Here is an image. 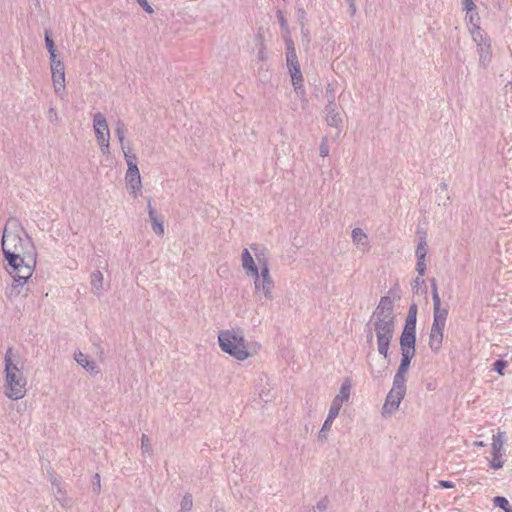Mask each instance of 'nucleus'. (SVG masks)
<instances>
[{"label": "nucleus", "mask_w": 512, "mask_h": 512, "mask_svg": "<svg viewBox=\"0 0 512 512\" xmlns=\"http://www.w3.org/2000/svg\"><path fill=\"white\" fill-rule=\"evenodd\" d=\"M91 286L96 295H99L103 286V274L96 270L91 274Z\"/></svg>", "instance_id": "cd10ccee"}, {"label": "nucleus", "mask_w": 512, "mask_h": 512, "mask_svg": "<svg viewBox=\"0 0 512 512\" xmlns=\"http://www.w3.org/2000/svg\"><path fill=\"white\" fill-rule=\"evenodd\" d=\"M13 349L8 348L5 356V395L9 399L19 400L26 394V378L22 370L13 362Z\"/></svg>", "instance_id": "7ed1b4c3"}, {"label": "nucleus", "mask_w": 512, "mask_h": 512, "mask_svg": "<svg viewBox=\"0 0 512 512\" xmlns=\"http://www.w3.org/2000/svg\"><path fill=\"white\" fill-rule=\"evenodd\" d=\"M257 260L260 265V270L257 276H251L254 279V286L256 292H262L266 300L273 299L274 281L270 276L269 266L266 260H261L259 255L256 254Z\"/></svg>", "instance_id": "6e6552de"}, {"label": "nucleus", "mask_w": 512, "mask_h": 512, "mask_svg": "<svg viewBox=\"0 0 512 512\" xmlns=\"http://www.w3.org/2000/svg\"><path fill=\"white\" fill-rule=\"evenodd\" d=\"M447 317V308H433V323L429 333L428 345L434 353H438L442 347Z\"/></svg>", "instance_id": "0eeeda50"}, {"label": "nucleus", "mask_w": 512, "mask_h": 512, "mask_svg": "<svg viewBox=\"0 0 512 512\" xmlns=\"http://www.w3.org/2000/svg\"><path fill=\"white\" fill-rule=\"evenodd\" d=\"M75 361L82 366L86 371L90 373H98V367L95 361L91 360L90 357L81 351L75 352Z\"/></svg>", "instance_id": "4be33fe9"}, {"label": "nucleus", "mask_w": 512, "mask_h": 512, "mask_svg": "<svg viewBox=\"0 0 512 512\" xmlns=\"http://www.w3.org/2000/svg\"><path fill=\"white\" fill-rule=\"evenodd\" d=\"M102 154L107 155L110 153V140H105L97 143Z\"/></svg>", "instance_id": "79ce46f5"}, {"label": "nucleus", "mask_w": 512, "mask_h": 512, "mask_svg": "<svg viewBox=\"0 0 512 512\" xmlns=\"http://www.w3.org/2000/svg\"><path fill=\"white\" fill-rule=\"evenodd\" d=\"M471 36L477 46L480 66L487 67L492 60L491 39L485 30L479 31L476 29V33Z\"/></svg>", "instance_id": "9d476101"}, {"label": "nucleus", "mask_w": 512, "mask_h": 512, "mask_svg": "<svg viewBox=\"0 0 512 512\" xmlns=\"http://www.w3.org/2000/svg\"><path fill=\"white\" fill-rule=\"evenodd\" d=\"M276 17H277V20L279 22L281 30L285 31V32H288L289 31L288 22H287L284 14H283V12L281 10H277L276 11Z\"/></svg>", "instance_id": "f704fd0d"}, {"label": "nucleus", "mask_w": 512, "mask_h": 512, "mask_svg": "<svg viewBox=\"0 0 512 512\" xmlns=\"http://www.w3.org/2000/svg\"><path fill=\"white\" fill-rule=\"evenodd\" d=\"M371 374H372V376H373L374 378L376 377V375H375V373H374V370H373V369L371 370Z\"/></svg>", "instance_id": "13d9d810"}, {"label": "nucleus", "mask_w": 512, "mask_h": 512, "mask_svg": "<svg viewBox=\"0 0 512 512\" xmlns=\"http://www.w3.org/2000/svg\"><path fill=\"white\" fill-rule=\"evenodd\" d=\"M115 134L120 142L121 149L124 154L125 161L127 163V169H138L137 166V156L131 153L130 150H126L124 140H125V125L121 120H118L116 123Z\"/></svg>", "instance_id": "ddd939ff"}, {"label": "nucleus", "mask_w": 512, "mask_h": 512, "mask_svg": "<svg viewBox=\"0 0 512 512\" xmlns=\"http://www.w3.org/2000/svg\"><path fill=\"white\" fill-rule=\"evenodd\" d=\"M415 255L417 258H426L427 255V243L425 237H420Z\"/></svg>", "instance_id": "72a5a7b5"}, {"label": "nucleus", "mask_w": 512, "mask_h": 512, "mask_svg": "<svg viewBox=\"0 0 512 512\" xmlns=\"http://www.w3.org/2000/svg\"><path fill=\"white\" fill-rule=\"evenodd\" d=\"M51 483H52V486L56 488V490H54L56 499L60 502V504L62 506L68 505V500L66 498L65 492L61 489L57 480L56 479L51 480Z\"/></svg>", "instance_id": "c756f323"}, {"label": "nucleus", "mask_w": 512, "mask_h": 512, "mask_svg": "<svg viewBox=\"0 0 512 512\" xmlns=\"http://www.w3.org/2000/svg\"><path fill=\"white\" fill-rule=\"evenodd\" d=\"M335 99H336L335 96H329L328 95V104L325 107V113L326 114H333L335 112H338L337 104L335 102Z\"/></svg>", "instance_id": "c9c22d12"}, {"label": "nucleus", "mask_w": 512, "mask_h": 512, "mask_svg": "<svg viewBox=\"0 0 512 512\" xmlns=\"http://www.w3.org/2000/svg\"><path fill=\"white\" fill-rule=\"evenodd\" d=\"M24 286L25 283H22L21 281L19 283L15 282V278H13L12 284L7 286L5 289V296L10 301L15 300L21 294Z\"/></svg>", "instance_id": "393cba45"}, {"label": "nucleus", "mask_w": 512, "mask_h": 512, "mask_svg": "<svg viewBox=\"0 0 512 512\" xmlns=\"http://www.w3.org/2000/svg\"><path fill=\"white\" fill-rule=\"evenodd\" d=\"M319 152H320V156L323 158H325L329 155L330 149H329V145H328V139L326 136L323 137L321 140Z\"/></svg>", "instance_id": "e433bc0d"}, {"label": "nucleus", "mask_w": 512, "mask_h": 512, "mask_svg": "<svg viewBox=\"0 0 512 512\" xmlns=\"http://www.w3.org/2000/svg\"><path fill=\"white\" fill-rule=\"evenodd\" d=\"M141 448H142L143 452H148L151 448L150 443H149V438L145 434H143L141 437Z\"/></svg>", "instance_id": "37998d69"}, {"label": "nucleus", "mask_w": 512, "mask_h": 512, "mask_svg": "<svg viewBox=\"0 0 512 512\" xmlns=\"http://www.w3.org/2000/svg\"><path fill=\"white\" fill-rule=\"evenodd\" d=\"M365 333H366L367 342H369V343L372 342V340L375 336V333L373 330V326H369V322L366 324Z\"/></svg>", "instance_id": "c03bdc74"}, {"label": "nucleus", "mask_w": 512, "mask_h": 512, "mask_svg": "<svg viewBox=\"0 0 512 512\" xmlns=\"http://www.w3.org/2000/svg\"><path fill=\"white\" fill-rule=\"evenodd\" d=\"M417 323V305L412 304L409 307L403 330H416Z\"/></svg>", "instance_id": "bb28decb"}, {"label": "nucleus", "mask_w": 512, "mask_h": 512, "mask_svg": "<svg viewBox=\"0 0 512 512\" xmlns=\"http://www.w3.org/2000/svg\"><path fill=\"white\" fill-rule=\"evenodd\" d=\"M399 343L401 351L416 353V330H403Z\"/></svg>", "instance_id": "6ab92c4d"}, {"label": "nucleus", "mask_w": 512, "mask_h": 512, "mask_svg": "<svg viewBox=\"0 0 512 512\" xmlns=\"http://www.w3.org/2000/svg\"><path fill=\"white\" fill-rule=\"evenodd\" d=\"M257 58L260 61H264L267 58V55H266V52H265L264 41L262 39L260 40L259 49H258V52H257Z\"/></svg>", "instance_id": "a19ab883"}, {"label": "nucleus", "mask_w": 512, "mask_h": 512, "mask_svg": "<svg viewBox=\"0 0 512 512\" xmlns=\"http://www.w3.org/2000/svg\"><path fill=\"white\" fill-rule=\"evenodd\" d=\"M351 236L357 248L362 252H366L369 249L368 237L361 228H354Z\"/></svg>", "instance_id": "5701e85b"}, {"label": "nucleus", "mask_w": 512, "mask_h": 512, "mask_svg": "<svg viewBox=\"0 0 512 512\" xmlns=\"http://www.w3.org/2000/svg\"><path fill=\"white\" fill-rule=\"evenodd\" d=\"M36 265V253L29 255L28 258H26L23 261V264L19 267L18 270H16V273H14L11 277L15 278V282H22L27 283L28 280L32 277L34 269Z\"/></svg>", "instance_id": "4468645a"}, {"label": "nucleus", "mask_w": 512, "mask_h": 512, "mask_svg": "<svg viewBox=\"0 0 512 512\" xmlns=\"http://www.w3.org/2000/svg\"><path fill=\"white\" fill-rule=\"evenodd\" d=\"M137 3L148 13H152L153 10L147 0H136Z\"/></svg>", "instance_id": "de8ad7c7"}, {"label": "nucleus", "mask_w": 512, "mask_h": 512, "mask_svg": "<svg viewBox=\"0 0 512 512\" xmlns=\"http://www.w3.org/2000/svg\"><path fill=\"white\" fill-rule=\"evenodd\" d=\"M47 117L50 122H56L58 120V114L55 108L51 107L48 110Z\"/></svg>", "instance_id": "a18cd8bd"}, {"label": "nucleus", "mask_w": 512, "mask_h": 512, "mask_svg": "<svg viewBox=\"0 0 512 512\" xmlns=\"http://www.w3.org/2000/svg\"><path fill=\"white\" fill-rule=\"evenodd\" d=\"M504 433L498 432L492 437V459L490 461V468L498 470L503 467L504 462L501 460L503 455Z\"/></svg>", "instance_id": "f8f14e48"}, {"label": "nucleus", "mask_w": 512, "mask_h": 512, "mask_svg": "<svg viewBox=\"0 0 512 512\" xmlns=\"http://www.w3.org/2000/svg\"><path fill=\"white\" fill-rule=\"evenodd\" d=\"M45 44H46L47 50L50 54L51 62L58 60L57 55H56V47H55L54 41L52 40L50 33L47 30L45 31Z\"/></svg>", "instance_id": "c85d7f7f"}, {"label": "nucleus", "mask_w": 512, "mask_h": 512, "mask_svg": "<svg viewBox=\"0 0 512 512\" xmlns=\"http://www.w3.org/2000/svg\"><path fill=\"white\" fill-rule=\"evenodd\" d=\"M93 129L97 143L110 140V130L106 117L100 112L93 115Z\"/></svg>", "instance_id": "2eb2a0df"}, {"label": "nucleus", "mask_w": 512, "mask_h": 512, "mask_svg": "<svg viewBox=\"0 0 512 512\" xmlns=\"http://www.w3.org/2000/svg\"><path fill=\"white\" fill-rule=\"evenodd\" d=\"M298 14H299L302 18H304V17H305V15H306V13H305L304 9H302V8H299V9H298Z\"/></svg>", "instance_id": "603ef678"}, {"label": "nucleus", "mask_w": 512, "mask_h": 512, "mask_svg": "<svg viewBox=\"0 0 512 512\" xmlns=\"http://www.w3.org/2000/svg\"><path fill=\"white\" fill-rule=\"evenodd\" d=\"M415 354L416 353L410 351H401L400 364L393 378L406 381V373L409 370L411 361L415 357Z\"/></svg>", "instance_id": "a211bd4d"}, {"label": "nucleus", "mask_w": 512, "mask_h": 512, "mask_svg": "<svg viewBox=\"0 0 512 512\" xmlns=\"http://www.w3.org/2000/svg\"><path fill=\"white\" fill-rule=\"evenodd\" d=\"M125 181L128 189L130 190V193L133 194L134 197H137L141 194L142 182L139 169H127L125 174Z\"/></svg>", "instance_id": "dca6fc26"}, {"label": "nucleus", "mask_w": 512, "mask_h": 512, "mask_svg": "<svg viewBox=\"0 0 512 512\" xmlns=\"http://www.w3.org/2000/svg\"><path fill=\"white\" fill-rule=\"evenodd\" d=\"M286 46V64L291 76L292 85L295 92L303 97L305 89L303 86V76L300 69V64L295 50L294 42L291 38L285 39Z\"/></svg>", "instance_id": "39448f33"}, {"label": "nucleus", "mask_w": 512, "mask_h": 512, "mask_svg": "<svg viewBox=\"0 0 512 512\" xmlns=\"http://www.w3.org/2000/svg\"><path fill=\"white\" fill-rule=\"evenodd\" d=\"M438 486L440 488L450 489V488H453L455 486V484L452 481H449V480H440L438 482Z\"/></svg>", "instance_id": "49530a36"}, {"label": "nucleus", "mask_w": 512, "mask_h": 512, "mask_svg": "<svg viewBox=\"0 0 512 512\" xmlns=\"http://www.w3.org/2000/svg\"><path fill=\"white\" fill-rule=\"evenodd\" d=\"M3 256L7 261L5 269L11 276L16 273V270L23 264V261L28 258V255L14 254L13 252H7Z\"/></svg>", "instance_id": "aec40b11"}, {"label": "nucleus", "mask_w": 512, "mask_h": 512, "mask_svg": "<svg viewBox=\"0 0 512 512\" xmlns=\"http://www.w3.org/2000/svg\"><path fill=\"white\" fill-rule=\"evenodd\" d=\"M251 249L256 252L257 251V245L256 244H252L251 245Z\"/></svg>", "instance_id": "5fc2aeb1"}, {"label": "nucleus", "mask_w": 512, "mask_h": 512, "mask_svg": "<svg viewBox=\"0 0 512 512\" xmlns=\"http://www.w3.org/2000/svg\"><path fill=\"white\" fill-rule=\"evenodd\" d=\"M506 366H507V362L505 360L499 359V360H496L494 363V370L497 373H499L500 375H503Z\"/></svg>", "instance_id": "ea45409f"}, {"label": "nucleus", "mask_w": 512, "mask_h": 512, "mask_svg": "<svg viewBox=\"0 0 512 512\" xmlns=\"http://www.w3.org/2000/svg\"><path fill=\"white\" fill-rule=\"evenodd\" d=\"M462 9L465 12L475 11L477 9L473 0H461Z\"/></svg>", "instance_id": "4c0bfd02"}, {"label": "nucleus", "mask_w": 512, "mask_h": 512, "mask_svg": "<svg viewBox=\"0 0 512 512\" xmlns=\"http://www.w3.org/2000/svg\"><path fill=\"white\" fill-rule=\"evenodd\" d=\"M1 246L3 254L13 252L29 256L36 253L32 239L20 227L16 219H10L5 225Z\"/></svg>", "instance_id": "f03ea898"}, {"label": "nucleus", "mask_w": 512, "mask_h": 512, "mask_svg": "<svg viewBox=\"0 0 512 512\" xmlns=\"http://www.w3.org/2000/svg\"><path fill=\"white\" fill-rule=\"evenodd\" d=\"M431 282V294H432V300H433V308H442L441 307V299L438 293V287L437 282L435 278H432L430 280Z\"/></svg>", "instance_id": "7c9ffc66"}, {"label": "nucleus", "mask_w": 512, "mask_h": 512, "mask_svg": "<svg viewBox=\"0 0 512 512\" xmlns=\"http://www.w3.org/2000/svg\"><path fill=\"white\" fill-rule=\"evenodd\" d=\"M347 3H348V5H349L350 3H355V0H347Z\"/></svg>", "instance_id": "4d7b16f0"}, {"label": "nucleus", "mask_w": 512, "mask_h": 512, "mask_svg": "<svg viewBox=\"0 0 512 512\" xmlns=\"http://www.w3.org/2000/svg\"><path fill=\"white\" fill-rule=\"evenodd\" d=\"M95 479L98 480V488H100V476H99V474H95Z\"/></svg>", "instance_id": "864d4df0"}, {"label": "nucleus", "mask_w": 512, "mask_h": 512, "mask_svg": "<svg viewBox=\"0 0 512 512\" xmlns=\"http://www.w3.org/2000/svg\"><path fill=\"white\" fill-rule=\"evenodd\" d=\"M52 82L56 95L63 98L65 94V66L61 60L51 62Z\"/></svg>", "instance_id": "9b49d317"}, {"label": "nucleus", "mask_w": 512, "mask_h": 512, "mask_svg": "<svg viewBox=\"0 0 512 512\" xmlns=\"http://www.w3.org/2000/svg\"><path fill=\"white\" fill-rule=\"evenodd\" d=\"M242 267L248 276H257L259 268L254 262V259L248 249L242 251Z\"/></svg>", "instance_id": "412c9836"}, {"label": "nucleus", "mask_w": 512, "mask_h": 512, "mask_svg": "<svg viewBox=\"0 0 512 512\" xmlns=\"http://www.w3.org/2000/svg\"><path fill=\"white\" fill-rule=\"evenodd\" d=\"M423 276H419L414 280V288L418 289L421 285L425 284Z\"/></svg>", "instance_id": "8fccbe9b"}, {"label": "nucleus", "mask_w": 512, "mask_h": 512, "mask_svg": "<svg viewBox=\"0 0 512 512\" xmlns=\"http://www.w3.org/2000/svg\"><path fill=\"white\" fill-rule=\"evenodd\" d=\"M325 120L328 126L336 129L335 138L339 137L343 127V120L340 113L326 114Z\"/></svg>", "instance_id": "b1692460"}, {"label": "nucleus", "mask_w": 512, "mask_h": 512, "mask_svg": "<svg viewBox=\"0 0 512 512\" xmlns=\"http://www.w3.org/2000/svg\"><path fill=\"white\" fill-rule=\"evenodd\" d=\"M350 392H351V383H350L349 379H346L341 384L339 393L333 398V400L331 402L328 415H327V417L322 425V428L319 432L320 438L325 437V432H327L331 429L333 421L339 415V412L341 410L343 403H345L349 400Z\"/></svg>", "instance_id": "423d86ee"}, {"label": "nucleus", "mask_w": 512, "mask_h": 512, "mask_svg": "<svg viewBox=\"0 0 512 512\" xmlns=\"http://www.w3.org/2000/svg\"><path fill=\"white\" fill-rule=\"evenodd\" d=\"M475 444H476L477 446H484L483 441H477V442H475Z\"/></svg>", "instance_id": "6e6d98bb"}, {"label": "nucleus", "mask_w": 512, "mask_h": 512, "mask_svg": "<svg viewBox=\"0 0 512 512\" xmlns=\"http://www.w3.org/2000/svg\"><path fill=\"white\" fill-rule=\"evenodd\" d=\"M425 259L426 258H417L416 271L418 272L419 276H424V274L426 272Z\"/></svg>", "instance_id": "58836bf2"}, {"label": "nucleus", "mask_w": 512, "mask_h": 512, "mask_svg": "<svg viewBox=\"0 0 512 512\" xmlns=\"http://www.w3.org/2000/svg\"><path fill=\"white\" fill-rule=\"evenodd\" d=\"M221 350L239 361L246 360L250 354L242 329L223 330L218 335Z\"/></svg>", "instance_id": "20e7f679"}, {"label": "nucleus", "mask_w": 512, "mask_h": 512, "mask_svg": "<svg viewBox=\"0 0 512 512\" xmlns=\"http://www.w3.org/2000/svg\"><path fill=\"white\" fill-rule=\"evenodd\" d=\"M148 214L152 225V230L158 236H162L164 234V220L163 216L159 214L151 204V200L148 201L147 204Z\"/></svg>", "instance_id": "f3484780"}, {"label": "nucleus", "mask_w": 512, "mask_h": 512, "mask_svg": "<svg viewBox=\"0 0 512 512\" xmlns=\"http://www.w3.org/2000/svg\"><path fill=\"white\" fill-rule=\"evenodd\" d=\"M328 95L329 96H335L334 87L330 83L326 86V90H325V96H326L327 99H328Z\"/></svg>", "instance_id": "09e8293b"}, {"label": "nucleus", "mask_w": 512, "mask_h": 512, "mask_svg": "<svg viewBox=\"0 0 512 512\" xmlns=\"http://www.w3.org/2000/svg\"><path fill=\"white\" fill-rule=\"evenodd\" d=\"M466 20L468 22L469 26V32L471 35L473 33H476V29L479 31H483V29L480 27V17L478 13L475 11L466 12Z\"/></svg>", "instance_id": "a878e982"}, {"label": "nucleus", "mask_w": 512, "mask_h": 512, "mask_svg": "<svg viewBox=\"0 0 512 512\" xmlns=\"http://www.w3.org/2000/svg\"><path fill=\"white\" fill-rule=\"evenodd\" d=\"M406 381L393 378L392 388L388 392L383 405V414H392L396 411L406 395Z\"/></svg>", "instance_id": "1a4fd4ad"}, {"label": "nucleus", "mask_w": 512, "mask_h": 512, "mask_svg": "<svg viewBox=\"0 0 512 512\" xmlns=\"http://www.w3.org/2000/svg\"><path fill=\"white\" fill-rule=\"evenodd\" d=\"M193 508V498L190 493H186L180 502V512H191Z\"/></svg>", "instance_id": "2f4dec72"}, {"label": "nucleus", "mask_w": 512, "mask_h": 512, "mask_svg": "<svg viewBox=\"0 0 512 512\" xmlns=\"http://www.w3.org/2000/svg\"><path fill=\"white\" fill-rule=\"evenodd\" d=\"M369 326H373L378 353L387 359L396 326L394 302L389 296H382L380 298L369 320Z\"/></svg>", "instance_id": "f257e3e1"}, {"label": "nucleus", "mask_w": 512, "mask_h": 512, "mask_svg": "<svg viewBox=\"0 0 512 512\" xmlns=\"http://www.w3.org/2000/svg\"><path fill=\"white\" fill-rule=\"evenodd\" d=\"M493 503L496 507L504 510V512H512V507H511L509 501L503 496L494 497Z\"/></svg>", "instance_id": "473e14b6"}, {"label": "nucleus", "mask_w": 512, "mask_h": 512, "mask_svg": "<svg viewBox=\"0 0 512 512\" xmlns=\"http://www.w3.org/2000/svg\"><path fill=\"white\" fill-rule=\"evenodd\" d=\"M349 11H350L351 15H354L356 13V5H355V3H350L349 4Z\"/></svg>", "instance_id": "3c124183"}]
</instances>
